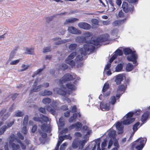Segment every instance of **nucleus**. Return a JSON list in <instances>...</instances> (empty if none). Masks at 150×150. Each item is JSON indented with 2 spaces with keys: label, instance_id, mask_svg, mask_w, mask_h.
I'll list each match as a JSON object with an SVG mask.
<instances>
[{
  "label": "nucleus",
  "instance_id": "1",
  "mask_svg": "<svg viewBox=\"0 0 150 150\" xmlns=\"http://www.w3.org/2000/svg\"><path fill=\"white\" fill-rule=\"evenodd\" d=\"M109 39V35L108 34H105L100 35L98 37L96 40L91 41V42L87 43L83 45V47L80 49L81 54L85 55L88 54L87 52L90 51L92 52L95 49L93 45L98 46L100 44V43L108 40Z\"/></svg>",
  "mask_w": 150,
  "mask_h": 150
},
{
  "label": "nucleus",
  "instance_id": "2",
  "mask_svg": "<svg viewBox=\"0 0 150 150\" xmlns=\"http://www.w3.org/2000/svg\"><path fill=\"white\" fill-rule=\"evenodd\" d=\"M124 52L125 55L130 54V55H129L127 57L128 61L133 62V64L136 63V59H137L138 57L135 51H132L129 48H127L124 50Z\"/></svg>",
  "mask_w": 150,
  "mask_h": 150
},
{
  "label": "nucleus",
  "instance_id": "3",
  "mask_svg": "<svg viewBox=\"0 0 150 150\" xmlns=\"http://www.w3.org/2000/svg\"><path fill=\"white\" fill-rule=\"evenodd\" d=\"M59 83L61 85V88H56L54 89V91L56 92L57 94L62 96L66 95V87L64 86L63 84L66 82V76L64 75L62 78L60 79Z\"/></svg>",
  "mask_w": 150,
  "mask_h": 150
},
{
  "label": "nucleus",
  "instance_id": "4",
  "mask_svg": "<svg viewBox=\"0 0 150 150\" xmlns=\"http://www.w3.org/2000/svg\"><path fill=\"white\" fill-rule=\"evenodd\" d=\"M146 141V138H139L133 143L132 147L136 149L142 150L144 146Z\"/></svg>",
  "mask_w": 150,
  "mask_h": 150
},
{
  "label": "nucleus",
  "instance_id": "5",
  "mask_svg": "<svg viewBox=\"0 0 150 150\" xmlns=\"http://www.w3.org/2000/svg\"><path fill=\"white\" fill-rule=\"evenodd\" d=\"M133 115V112H129L127 113L124 117L126 119L123 121V124L124 125H127L133 122L135 120V119L132 117Z\"/></svg>",
  "mask_w": 150,
  "mask_h": 150
},
{
  "label": "nucleus",
  "instance_id": "6",
  "mask_svg": "<svg viewBox=\"0 0 150 150\" xmlns=\"http://www.w3.org/2000/svg\"><path fill=\"white\" fill-rule=\"evenodd\" d=\"M87 141V139H84L82 141H79L78 142L74 141L72 143V147L74 149H76L79 147V149H82L84 146L85 144Z\"/></svg>",
  "mask_w": 150,
  "mask_h": 150
},
{
  "label": "nucleus",
  "instance_id": "7",
  "mask_svg": "<svg viewBox=\"0 0 150 150\" xmlns=\"http://www.w3.org/2000/svg\"><path fill=\"white\" fill-rule=\"evenodd\" d=\"M50 105L51 106L49 105L46 106V110L51 114L54 115L55 114V110H57V105L55 104H52Z\"/></svg>",
  "mask_w": 150,
  "mask_h": 150
},
{
  "label": "nucleus",
  "instance_id": "8",
  "mask_svg": "<svg viewBox=\"0 0 150 150\" xmlns=\"http://www.w3.org/2000/svg\"><path fill=\"white\" fill-rule=\"evenodd\" d=\"M61 135L59 137L57 144L60 145L63 140L66 138V128L64 129L60 132Z\"/></svg>",
  "mask_w": 150,
  "mask_h": 150
},
{
  "label": "nucleus",
  "instance_id": "9",
  "mask_svg": "<svg viewBox=\"0 0 150 150\" xmlns=\"http://www.w3.org/2000/svg\"><path fill=\"white\" fill-rule=\"evenodd\" d=\"M15 120H13L12 121L10 122L7 124V126L4 125L0 128V135L2 134L7 128L11 127L14 124Z\"/></svg>",
  "mask_w": 150,
  "mask_h": 150
},
{
  "label": "nucleus",
  "instance_id": "10",
  "mask_svg": "<svg viewBox=\"0 0 150 150\" xmlns=\"http://www.w3.org/2000/svg\"><path fill=\"white\" fill-rule=\"evenodd\" d=\"M78 26L79 28L85 30H89L91 27L90 25L84 22L79 23L78 24Z\"/></svg>",
  "mask_w": 150,
  "mask_h": 150
},
{
  "label": "nucleus",
  "instance_id": "11",
  "mask_svg": "<svg viewBox=\"0 0 150 150\" xmlns=\"http://www.w3.org/2000/svg\"><path fill=\"white\" fill-rule=\"evenodd\" d=\"M66 87L70 90L69 91H66V96L67 94L69 95L72 93V91H75L76 89L75 86L71 83L66 84Z\"/></svg>",
  "mask_w": 150,
  "mask_h": 150
},
{
  "label": "nucleus",
  "instance_id": "12",
  "mask_svg": "<svg viewBox=\"0 0 150 150\" xmlns=\"http://www.w3.org/2000/svg\"><path fill=\"white\" fill-rule=\"evenodd\" d=\"M68 30L69 32L73 34L79 35L81 33V31L73 26L69 27Z\"/></svg>",
  "mask_w": 150,
  "mask_h": 150
},
{
  "label": "nucleus",
  "instance_id": "13",
  "mask_svg": "<svg viewBox=\"0 0 150 150\" xmlns=\"http://www.w3.org/2000/svg\"><path fill=\"white\" fill-rule=\"evenodd\" d=\"M28 116L27 115H26L24 118L23 122V132L24 134H26L27 132L26 125L28 124Z\"/></svg>",
  "mask_w": 150,
  "mask_h": 150
},
{
  "label": "nucleus",
  "instance_id": "14",
  "mask_svg": "<svg viewBox=\"0 0 150 150\" xmlns=\"http://www.w3.org/2000/svg\"><path fill=\"white\" fill-rule=\"evenodd\" d=\"M81 55H77L75 59V61L76 64H77V67H81L83 65V63L81 62H79V61H82L83 59V56H84L83 54H81Z\"/></svg>",
  "mask_w": 150,
  "mask_h": 150
},
{
  "label": "nucleus",
  "instance_id": "15",
  "mask_svg": "<svg viewBox=\"0 0 150 150\" xmlns=\"http://www.w3.org/2000/svg\"><path fill=\"white\" fill-rule=\"evenodd\" d=\"M37 83V81L36 80L34 83V85L32 89L30 90V93H32L33 92H37L40 90V88L42 86L41 85H39L38 86H36Z\"/></svg>",
  "mask_w": 150,
  "mask_h": 150
},
{
  "label": "nucleus",
  "instance_id": "16",
  "mask_svg": "<svg viewBox=\"0 0 150 150\" xmlns=\"http://www.w3.org/2000/svg\"><path fill=\"white\" fill-rule=\"evenodd\" d=\"M100 107L101 109L103 111L108 110L110 109V104L101 102L100 104Z\"/></svg>",
  "mask_w": 150,
  "mask_h": 150
},
{
  "label": "nucleus",
  "instance_id": "17",
  "mask_svg": "<svg viewBox=\"0 0 150 150\" xmlns=\"http://www.w3.org/2000/svg\"><path fill=\"white\" fill-rule=\"evenodd\" d=\"M116 128L118 130V134H121L123 133V126L122 123L120 122H118L116 125Z\"/></svg>",
  "mask_w": 150,
  "mask_h": 150
},
{
  "label": "nucleus",
  "instance_id": "18",
  "mask_svg": "<svg viewBox=\"0 0 150 150\" xmlns=\"http://www.w3.org/2000/svg\"><path fill=\"white\" fill-rule=\"evenodd\" d=\"M123 79V75L120 74L116 76L115 81L117 84H119L121 83Z\"/></svg>",
  "mask_w": 150,
  "mask_h": 150
},
{
  "label": "nucleus",
  "instance_id": "19",
  "mask_svg": "<svg viewBox=\"0 0 150 150\" xmlns=\"http://www.w3.org/2000/svg\"><path fill=\"white\" fill-rule=\"evenodd\" d=\"M149 112L148 111H146L142 115L141 118V120L142 122H144L149 117Z\"/></svg>",
  "mask_w": 150,
  "mask_h": 150
},
{
  "label": "nucleus",
  "instance_id": "20",
  "mask_svg": "<svg viewBox=\"0 0 150 150\" xmlns=\"http://www.w3.org/2000/svg\"><path fill=\"white\" fill-rule=\"evenodd\" d=\"M76 42H84L86 41L85 38L82 36H78L75 38Z\"/></svg>",
  "mask_w": 150,
  "mask_h": 150
},
{
  "label": "nucleus",
  "instance_id": "21",
  "mask_svg": "<svg viewBox=\"0 0 150 150\" xmlns=\"http://www.w3.org/2000/svg\"><path fill=\"white\" fill-rule=\"evenodd\" d=\"M125 20H117L115 21L112 24L114 26H117L123 24L125 21Z\"/></svg>",
  "mask_w": 150,
  "mask_h": 150
},
{
  "label": "nucleus",
  "instance_id": "22",
  "mask_svg": "<svg viewBox=\"0 0 150 150\" xmlns=\"http://www.w3.org/2000/svg\"><path fill=\"white\" fill-rule=\"evenodd\" d=\"M52 91L47 90H45L41 92L40 93V95L43 96H50L52 95Z\"/></svg>",
  "mask_w": 150,
  "mask_h": 150
},
{
  "label": "nucleus",
  "instance_id": "23",
  "mask_svg": "<svg viewBox=\"0 0 150 150\" xmlns=\"http://www.w3.org/2000/svg\"><path fill=\"white\" fill-rule=\"evenodd\" d=\"M115 133L116 132L115 131L112 130H110L108 133L109 136L111 137V139H115Z\"/></svg>",
  "mask_w": 150,
  "mask_h": 150
},
{
  "label": "nucleus",
  "instance_id": "24",
  "mask_svg": "<svg viewBox=\"0 0 150 150\" xmlns=\"http://www.w3.org/2000/svg\"><path fill=\"white\" fill-rule=\"evenodd\" d=\"M76 79L75 75L72 76L69 74H66V81H72Z\"/></svg>",
  "mask_w": 150,
  "mask_h": 150
},
{
  "label": "nucleus",
  "instance_id": "25",
  "mask_svg": "<svg viewBox=\"0 0 150 150\" xmlns=\"http://www.w3.org/2000/svg\"><path fill=\"white\" fill-rule=\"evenodd\" d=\"M122 7L124 12L127 13L128 11V4L127 2H123L122 3Z\"/></svg>",
  "mask_w": 150,
  "mask_h": 150
},
{
  "label": "nucleus",
  "instance_id": "26",
  "mask_svg": "<svg viewBox=\"0 0 150 150\" xmlns=\"http://www.w3.org/2000/svg\"><path fill=\"white\" fill-rule=\"evenodd\" d=\"M74 125L76 129L77 130H79L82 127V125L81 123L79 122H77L74 124Z\"/></svg>",
  "mask_w": 150,
  "mask_h": 150
},
{
  "label": "nucleus",
  "instance_id": "27",
  "mask_svg": "<svg viewBox=\"0 0 150 150\" xmlns=\"http://www.w3.org/2000/svg\"><path fill=\"white\" fill-rule=\"evenodd\" d=\"M45 65H44L43 68L39 69L36 71L34 72V73L32 75V77H34L38 74H40L43 70V69L45 68Z\"/></svg>",
  "mask_w": 150,
  "mask_h": 150
},
{
  "label": "nucleus",
  "instance_id": "28",
  "mask_svg": "<svg viewBox=\"0 0 150 150\" xmlns=\"http://www.w3.org/2000/svg\"><path fill=\"white\" fill-rule=\"evenodd\" d=\"M133 69V65L130 63H128L126 66V71H130Z\"/></svg>",
  "mask_w": 150,
  "mask_h": 150
},
{
  "label": "nucleus",
  "instance_id": "29",
  "mask_svg": "<svg viewBox=\"0 0 150 150\" xmlns=\"http://www.w3.org/2000/svg\"><path fill=\"white\" fill-rule=\"evenodd\" d=\"M16 140L17 142L20 144L21 147L23 150H25L26 149V145L23 143L21 140L16 138Z\"/></svg>",
  "mask_w": 150,
  "mask_h": 150
},
{
  "label": "nucleus",
  "instance_id": "30",
  "mask_svg": "<svg viewBox=\"0 0 150 150\" xmlns=\"http://www.w3.org/2000/svg\"><path fill=\"white\" fill-rule=\"evenodd\" d=\"M77 115L76 113H74L73 115L69 119V122H72L75 121L76 119Z\"/></svg>",
  "mask_w": 150,
  "mask_h": 150
},
{
  "label": "nucleus",
  "instance_id": "31",
  "mask_svg": "<svg viewBox=\"0 0 150 150\" xmlns=\"http://www.w3.org/2000/svg\"><path fill=\"white\" fill-rule=\"evenodd\" d=\"M51 102V99L48 98H44L42 100V102L45 104H49Z\"/></svg>",
  "mask_w": 150,
  "mask_h": 150
},
{
  "label": "nucleus",
  "instance_id": "32",
  "mask_svg": "<svg viewBox=\"0 0 150 150\" xmlns=\"http://www.w3.org/2000/svg\"><path fill=\"white\" fill-rule=\"evenodd\" d=\"M66 63L69 64L72 67L75 66V63L73 60H68L66 59Z\"/></svg>",
  "mask_w": 150,
  "mask_h": 150
},
{
  "label": "nucleus",
  "instance_id": "33",
  "mask_svg": "<svg viewBox=\"0 0 150 150\" xmlns=\"http://www.w3.org/2000/svg\"><path fill=\"white\" fill-rule=\"evenodd\" d=\"M76 52H73L69 55L66 59L68 60H72L76 56Z\"/></svg>",
  "mask_w": 150,
  "mask_h": 150
},
{
  "label": "nucleus",
  "instance_id": "34",
  "mask_svg": "<svg viewBox=\"0 0 150 150\" xmlns=\"http://www.w3.org/2000/svg\"><path fill=\"white\" fill-rule=\"evenodd\" d=\"M16 138H15L14 134H11L9 137V144H11L13 143V142L15 140H16Z\"/></svg>",
  "mask_w": 150,
  "mask_h": 150
},
{
  "label": "nucleus",
  "instance_id": "35",
  "mask_svg": "<svg viewBox=\"0 0 150 150\" xmlns=\"http://www.w3.org/2000/svg\"><path fill=\"white\" fill-rule=\"evenodd\" d=\"M79 21L78 18H70L66 20V23H74Z\"/></svg>",
  "mask_w": 150,
  "mask_h": 150
},
{
  "label": "nucleus",
  "instance_id": "36",
  "mask_svg": "<svg viewBox=\"0 0 150 150\" xmlns=\"http://www.w3.org/2000/svg\"><path fill=\"white\" fill-rule=\"evenodd\" d=\"M13 150H18L20 148V146L18 144H16L14 143H13L11 144Z\"/></svg>",
  "mask_w": 150,
  "mask_h": 150
},
{
  "label": "nucleus",
  "instance_id": "37",
  "mask_svg": "<svg viewBox=\"0 0 150 150\" xmlns=\"http://www.w3.org/2000/svg\"><path fill=\"white\" fill-rule=\"evenodd\" d=\"M40 118L41 120L42 121V122H44L47 123L49 120V118L43 115H41Z\"/></svg>",
  "mask_w": 150,
  "mask_h": 150
},
{
  "label": "nucleus",
  "instance_id": "38",
  "mask_svg": "<svg viewBox=\"0 0 150 150\" xmlns=\"http://www.w3.org/2000/svg\"><path fill=\"white\" fill-rule=\"evenodd\" d=\"M123 65L122 64H118L116 67L115 68L116 71L117 72H119L121 71L123 69Z\"/></svg>",
  "mask_w": 150,
  "mask_h": 150
},
{
  "label": "nucleus",
  "instance_id": "39",
  "mask_svg": "<svg viewBox=\"0 0 150 150\" xmlns=\"http://www.w3.org/2000/svg\"><path fill=\"white\" fill-rule=\"evenodd\" d=\"M24 114L23 112L20 111H18L16 112L14 116L16 117H21Z\"/></svg>",
  "mask_w": 150,
  "mask_h": 150
},
{
  "label": "nucleus",
  "instance_id": "40",
  "mask_svg": "<svg viewBox=\"0 0 150 150\" xmlns=\"http://www.w3.org/2000/svg\"><path fill=\"white\" fill-rule=\"evenodd\" d=\"M109 86L108 83H105L104 84L102 90L103 94L104 95V93L108 89V88H109Z\"/></svg>",
  "mask_w": 150,
  "mask_h": 150
},
{
  "label": "nucleus",
  "instance_id": "41",
  "mask_svg": "<svg viewBox=\"0 0 150 150\" xmlns=\"http://www.w3.org/2000/svg\"><path fill=\"white\" fill-rule=\"evenodd\" d=\"M16 51V50H14L11 52L9 56L8 60H11L14 57L15 54V51Z\"/></svg>",
  "mask_w": 150,
  "mask_h": 150
},
{
  "label": "nucleus",
  "instance_id": "42",
  "mask_svg": "<svg viewBox=\"0 0 150 150\" xmlns=\"http://www.w3.org/2000/svg\"><path fill=\"white\" fill-rule=\"evenodd\" d=\"M114 53V54H116V55L117 57V56H120L122 55L123 54L122 51L121 50L118 49Z\"/></svg>",
  "mask_w": 150,
  "mask_h": 150
},
{
  "label": "nucleus",
  "instance_id": "43",
  "mask_svg": "<svg viewBox=\"0 0 150 150\" xmlns=\"http://www.w3.org/2000/svg\"><path fill=\"white\" fill-rule=\"evenodd\" d=\"M34 49L33 48H27L26 50L27 52V54H33L34 52Z\"/></svg>",
  "mask_w": 150,
  "mask_h": 150
},
{
  "label": "nucleus",
  "instance_id": "44",
  "mask_svg": "<svg viewBox=\"0 0 150 150\" xmlns=\"http://www.w3.org/2000/svg\"><path fill=\"white\" fill-rule=\"evenodd\" d=\"M18 95V94L15 93L13 94H11L9 95L7 97L9 98L10 96H11V98L12 100H14L16 98Z\"/></svg>",
  "mask_w": 150,
  "mask_h": 150
},
{
  "label": "nucleus",
  "instance_id": "45",
  "mask_svg": "<svg viewBox=\"0 0 150 150\" xmlns=\"http://www.w3.org/2000/svg\"><path fill=\"white\" fill-rule=\"evenodd\" d=\"M77 47V45L76 44H71L69 47V48L71 50H75Z\"/></svg>",
  "mask_w": 150,
  "mask_h": 150
},
{
  "label": "nucleus",
  "instance_id": "46",
  "mask_svg": "<svg viewBox=\"0 0 150 150\" xmlns=\"http://www.w3.org/2000/svg\"><path fill=\"white\" fill-rule=\"evenodd\" d=\"M96 144V146H97V150H101L100 148V139H98L95 141Z\"/></svg>",
  "mask_w": 150,
  "mask_h": 150
},
{
  "label": "nucleus",
  "instance_id": "47",
  "mask_svg": "<svg viewBox=\"0 0 150 150\" xmlns=\"http://www.w3.org/2000/svg\"><path fill=\"white\" fill-rule=\"evenodd\" d=\"M116 101V99L115 96H113L111 97L110 98V103L112 105H114Z\"/></svg>",
  "mask_w": 150,
  "mask_h": 150
},
{
  "label": "nucleus",
  "instance_id": "48",
  "mask_svg": "<svg viewBox=\"0 0 150 150\" xmlns=\"http://www.w3.org/2000/svg\"><path fill=\"white\" fill-rule=\"evenodd\" d=\"M10 114L9 112H7L5 114L3 115L2 118V120L4 121L6 120L8 118Z\"/></svg>",
  "mask_w": 150,
  "mask_h": 150
},
{
  "label": "nucleus",
  "instance_id": "49",
  "mask_svg": "<svg viewBox=\"0 0 150 150\" xmlns=\"http://www.w3.org/2000/svg\"><path fill=\"white\" fill-rule=\"evenodd\" d=\"M139 125V122H136L133 126V129L134 133L138 129L137 127Z\"/></svg>",
  "mask_w": 150,
  "mask_h": 150
},
{
  "label": "nucleus",
  "instance_id": "50",
  "mask_svg": "<svg viewBox=\"0 0 150 150\" xmlns=\"http://www.w3.org/2000/svg\"><path fill=\"white\" fill-rule=\"evenodd\" d=\"M59 121L60 126L62 127L64 126L65 125L62 117H61L59 119Z\"/></svg>",
  "mask_w": 150,
  "mask_h": 150
},
{
  "label": "nucleus",
  "instance_id": "51",
  "mask_svg": "<svg viewBox=\"0 0 150 150\" xmlns=\"http://www.w3.org/2000/svg\"><path fill=\"white\" fill-rule=\"evenodd\" d=\"M126 88V86L123 85H120L118 87V91H123L125 90Z\"/></svg>",
  "mask_w": 150,
  "mask_h": 150
},
{
  "label": "nucleus",
  "instance_id": "52",
  "mask_svg": "<svg viewBox=\"0 0 150 150\" xmlns=\"http://www.w3.org/2000/svg\"><path fill=\"white\" fill-rule=\"evenodd\" d=\"M47 127V124L46 123H44L41 125V128L42 130L44 132L46 130Z\"/></svg>",
  "mask_w": 150,
  "mask_h": 150
},
{
  "label": "nucleus",
  "instance_id": "53",
  "mask_svg": "<svg viewBox=\"0 0 150 150\" xmlns=\"http://www.w3.org/2000/svg\"><path fill=\"white\" fill-rule=\"evenodd\" d=\"M33 119L35 121L39 122H41V123H42V121L41 120L40 117H34L33 118Z\"/></svg>",
  "mask_w": 150,
  "mask_h": 150
},
{
  "label": "nucleus",
  "instance_id": "54",
  "mask_svg": "<svg viewBox=\"0 0 150 150\" xmlns=\"http://www.w3.org/2000/svg\"><path fill=\"white\" fill-rule=\"evenodd\" d=\"M39 111L43 114H46V111L45 108H44L40 107L39 109Z\"/></svg>",
  "mask_w": 150,
  "mask_h": 150
},
{
  "label": "nucleus",
  "instance_id": "55",
  "mask_svg": "<svg viewBox=\"0 0 150 150\" xmlns=\"http://www.w3.org/2000/svg\"><path fill=\"white\" fill-rule=\"evenodd\" d=\"M114 142V145L117 148H119V146L117 141L116 139V138L115 139H113Z\"/></svg>",
  "mask_w": 150,
  "mask_h": 150
},
{
  "label": "nucleus",
  "instance_id": "56",
  "mask_svg": "<svg viewBox=\"0 0 150 150\" xmlns=\"http://www.w3.org/2000/svg\"><path fill=\"white\" fill-rule=\"evenodd\" d=\"M20 62V59H16L11 61L10 64L11 65H16L17 64Z\"/></svg>",
  "mask_w": 150,
  "mask_h": 150
},
{
  "label": "nucleus",
  "instance_id": "57",
  "mask_svg": "<svg viewBox=\"0 0 150 150\" xmlns=\"http://www.w3.org/2000/svg\"><path fill=\"white\" fill-rule=\"evenodd\" d=\"M66 70V64H62L60 67L59 69V71L60 70L64 71Z\"/></svg>",
  "mask_w": 150,
  "mask_h": 150
},
{
  "label": "nucleus",
  "instance_id": "58",
  "mask_svg": "<svg viewBox=\"0 0 150 150\" xmlns=\"http://www.w3.org/2000/svg\"><path fill=\"white\" fill-rule=\"evenodd\" d=\"M117 57V56L116 54H114L109 60V63H111Z\"/></svg>",
  "mask_w": 150,
  "mask_h": 150
},
{
  "label": "nucleus",
  "instance_id": "59",
  "mask_svg": "<svg viewBox=\"0 0 150 150\" xmlns=\"http://www.w3.org/2000/svg\"><path fill=\"white\" fill-rule=\"evenodd\" d=\"M106 143L107 141L106 140H104L102 143L101 144L102 150H104V147H105L106 146Z\"/></svg>",
  "mask_w": 150,
  "mask_h": 150
},
{
  "label": "nucleus",
  "instance_id": "60",
  "mask_svg": "<svg viewBox=\"0 0 150 150\" xmlns=\"http://www.w3.org/2000/svg\"><path fill=\"white\" fill-rule=\"evenodd\" d=\"M92 35V34L91 32H86L84 33V35L86 37H90Z\"/></svg>",
  "mask_w": 150,
  "mask_h": 150
},
{
  "label": "nucleus",
  "instance_id": "61",
  "mask_svg": "<svg viewBox=\"0 0 150 150\" xmlns=\"http://www.w3.org/2000/svg\"><path fill=\"white\" fill-rule=\"evenodd\" d=\"M6 109H3L0 111V117L4 115L5 113L6 112Z\"/></svg>",
  "mask_w": 150,
  "mask_h": 150
},
{
  "label": "nucleus",
  "instance_id": "62",
  "mask_svg": "<svg viewBox=\"0 0 150 150\" xmlns=\"http://www.w3.org/2000/svg\"><path fill=\"white\" fill-rule=\"evenodd\" d=\"M37 129V126L36 125H34L31 131L32 132L34 133L36 131Z\"/></svg>",
  "mask_w": 150,
  "mask_h": 150
},
{
  "label": "nucleus",
  "instance_id": "63",
  "mask_svg": "<svg viewBox=\"0 0 150 150\" xmlns=\"http://www.w3.org/2000/svg\"><path fill=\"white\" fill-rule=\"evenodd\" d=\"M113 143V140L112 139H111L109 141L108 144V148L110 149V148L111 146L112 145Z\"/></svg>",
  "mask_w": 150,
  "mask_h": 150
},
{
  "label": "nucleus",
  "instance_id": "64",
  "mask_svg": "<svg viewBox=\"0 0 150 150\" xmlns=\"http://www.w3.org/2000/svg\"><path fill=\"white\" fill-rule=\"evenodd\" d=\"M17 136L19 139L23 140L24 139V137L20 133L18 132L17 133Z\"/></svg>",
  "mask_w": 150,
  "mask_h": 150
}]
</instances>
